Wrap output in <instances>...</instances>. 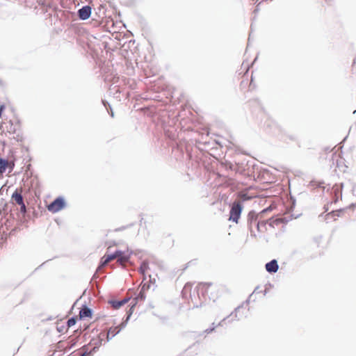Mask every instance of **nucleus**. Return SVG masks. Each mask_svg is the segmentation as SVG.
Here are the masks:
<instances>
[{
    "label": "nucleus",
    "mask_w": 356,
    "mask_h": 356,
    "mask_svg": "<svg viewBox=\"0 0 356 356\" xmlns=\"http://www.w3.org/2000/svg\"><path fill=\"white\" fill-rule=\"evenodd\" d=\"M195 291L199 300H201V297L205 298L207 296L213 301H216L220 297L219 290L211 282H200L196 286Z\"/></svg>",
    "instance_id": "f257e3e1"
},
{
    "label": "nucleus",
    "mask_w": 356,
    "mask_h": 356,
    "mask_svg": "<svg viewBox=\"0 0 356 356\" xmlns=\"http://www.w3.org/2000/svg\"><path fill=\"white\" fill-rule=\"evenodd\" d=\"M120 331V328L118 326L110 327L107 332H101L97 339H92L90 341V344L94 346L93 350L97 347L102 345V341L105 339L109 341L113 337H115Z\"/></svg>",
    "instance_id": "f03ea898"
},
{
    "label": "nucleus",
    "mask_w": 356,
    "mask_h": 356,
    "mask_svg": "<svg viewBox=\"0 0 356 356\" xmlns=\"http://www.w3.org/2000/svg\"><path fill=\"white\" fill-rule=\"evenodd\" d=\"M22 188H17L15 192L13 193L11 196V200L13 204H18L20 206V211L22 213H25L26 212V205L24 202V199L22 197Z\"/></svg>",
    "instance_id": "7ed1b4c3"
},
{
    "label": "nucleus",
    "mask_w": 356,
    "mask_h": 356,
    "mask_svg": "<svg viewBox=\"0 0 356 356\" xmlns=\"http://www.w3.org/2000/svg\"><path fill=\"white\" fill-rule=\"evenodd\" d=\"M242 209L243 207L239 201L234 202L229 211V220L238 223Z\"/></svg>",
    "instance_id": "20e7f679"
},
{
    "label": "nucleus",
    "mask_w": 356,
    "mask_h": 356,
    "mask_svg": "<svg viewBox=\"0 0 356 356\" xmlns=\"http://www.w3.org/2000/svg\"><path fill=\"white\" fill-rule=\"evenodd\" d=\"M65 207V202L63 197H58L47 206V209L51 213H56Z\"/></svg>",
    "instance_id": "39448f33"
},
{
    "label": "nucleus",
    "mask_w": 356,
    "mask_h": 356,
    "mask_svg": "<svg viewBox=\"0 0 356 356\" xmlns=\"http://www.w3.org/2000/svg\"><path fill=\"white\" fill-rule=\"evenodd\" d=\"M119 256V250L115 251L113 254H105L104 255L100 260V264L97 268L98 270H101L102 268L106 266L110 261L117 259Z\"/></svg>",
    "instance_id": "423d86ee"
},
{
    "label": "nucleus",
    "mask_w": 356,
    "mask_h": 356,
    "mask_svg": "<svg viewBox=\"0 0 356 356\" xmlns=\"http://www.w3.org/2000/svg\"><path fill=\"white\" fill-rule=\"evenodd\" d=\"M119 256V250L115 251L113 254H105L104 255L100 260V264L97 268L98 270H101L102 268L106 266L110 261L117 259Z\"/></svg>",
    "instance_id": "0eeeda50"
},
{
    "label": "nucleus",
    "mask_w": 356,
    "mask_h": 356,
    "mask_svg": "<svg viewBox=\"0 0 356 356\" xmlns=\"http://www.w3.org/2000/svg\"><path fill=\"white\" fill-rule=\"evenodd\" d=\"M130 259V253L128 251L122 252L119 250V256L118 257V262L122 266H125Z\"/></svg>",
    "instance_id": "6e6552de"
},
{
    "label": "nucleus",
    "mask_w": 356,
    "mask_h": 356,
    "mask_svg": "<svg viewBox=\"0 0 356 356\" xmlns=\"http://www.w3.org/2000/svg\"><path fill=\"white\" fill-rule=\"evenodd\" d=\"M92 310L86 306H84L79 312V319L92 318Z\"/></svg>",
    "instance_id": "1a4fd4ad"
},
{
    "label": "nucleus",
    "mask_w": 356,
    "mask_h": 356,
    "mask_svg": "<svg viewBox=\"0 0 356 356\" xmlns=\"http://www.w3.org/2000/svg\"><path fill=\"white\" fill-rule=\"evenodd\" d=\"M76 344L74 339L71 341H60L58 343L57 348L60 350L70 349Z\"/></svg>",
    "instance_id": "9d476101"
},
{
    "label": "nucleus",
    "mask_w": 356,
    "mask_h": 356,
    "mask_svg": "<svg viewBox=\"0 0 356 356\" xmlns=\"http://www.w3.org/2000/svg\"><path fill=\"white\" fill-rule=\"evenodd\" d=\"M91 14V8L89 6H83L79 10V16L81 19H87Z\"/></svg>",
    "instance_id": "9b49d317"
},
{
    "label": "nucleus",
    "mask_w": 356,
    "mask_h": 356,
    "mask_svg": "<svg viewBox=\"0 0 356 356\" xmlns=\"http://www.w3.org/2000/svg\"><path fill=\"white\" fill-rule=\"evenodd\" d=\"M130 300L129 298H125L122 299V300H110L108 303L112 306V307L115 309H119L124 305L127 304L129 300Z\"/></svg>",
    "instance_id": "f8f14e48"
},
{
    "label": "nucleus",
    "mask_w": 356,
    "mask_h": 356,
    "mask_svg": "<svg viewBox=\"0 0 356 356\" xmlns=\"http://www.w3.org/2000/svg\"><path fill=\"white\" fill-rule=\"evenodd\" d=\"M278 268L277 261L275 259H273L266 264V270L268 273H276Z\"/></svg>",
    "instance_id": "ddd939ff"
},
{
    "label": "nucleus",
    "mask_w": 356,
    "mask_h": 356,
    "mask_svg": "<svg viewBox=\"0 0 356 356\" xmlns=\"http://www.w3.org/2000/svg\"><path fill=\"white\" fill-rule=\"evenodd\" d=\"M8 161L0 158V175L3 174L8 168Z\"/></svg>",
    "instance_id": "4468645a"
},
{
    "label": "nucleus",
    "mask_w": 356,
    "mask_h": 356,
    "mask_svg": "<svg viewBox=\"0 0 356 356\" xmlns=\"http://www.w3.org/2000/svg\"><path fill=\"white\" fill-rule=\"evenodd\" d=\"M257 230L260 232H264L266 230V222L265 220L258 222Z\"/></svg>",
    "instance_id": "2eb2a0df"
},
{
    "label": "nucleus",
    "mask_w": 356,
    "mask_h": 356,
    "mask_svg": "<svg viewBox=\"0 0 356 356\" xmlns=\"http://www.w3.org/2000/svg\"><path fill=\"white\" fill-rule=\"evenodd\" d=\"M79 320V317L76 316V317H72L71 318H70L67 322V327H72L73 325H74L76 323V321Z\"/></svg>",
    "instance_id": "dca6fc26"
},
{
    "label": "nucleus",
    "mask_w": 356,
    "mask_h": 356,
    "mask_svg": "<svg viewBox=\"0 0 356 356\" xmlns=\"http://www.w3.org/2000/svg\"><path fill=\"white\" fill-rule=\"evenodd\" d=\"M149 265L147 262L143 261L140 267V271L142 274H145V272L148 270Z\"/></svg>",
    "instance_id": "f3484780"
},
{
    "label": "nucleus",
    "mask_w": 356,
    "mask_h": 356,
    "mask_svg": "<svg viewBox=\"0 0 356 356\" xmlns=\"http://www.w3.org/2000/svg\"><path fill=\"white\" fill-rule=\"evenodd\" d=\"M8 168H9V172H12L15 167V163L13 161H8Z\"/></svg>",
    "instance_id": "a211bd4d"
},
{
    "label": "nucleus",
    "mask_w": 356,
    "mask_h": 356,
    "mask_svg": "<svg viewBox=\"0 0 356 356\" xmlns=\"http://www.w3.org/2000/svg\"><path fill=\"white\" fill-rule=\"evenodd\" d=\"M78 354L79 355V356H90V352L88 353L87 350L83 351V350L80 351Z\"/></svg>",
    "instance_id": "6ab92c4d"
},
{
    "label": "nucleus",
    "mask_w": 356,
    "mask_h": 356,
    "mask_svg": "<svg viewBox=\"0 0 356 356\" xmlns=\"http://www.w3.org/2000/svg\"><path fill=\"white\" fill-rule=\"evenodd\" d=\"M5 105L2 104L0 106V118L1 117L2 112L5 110Z\"/></svg>",
    "instance_id": "aec40b11"
},
{
    "label": "nucleus",
    "mask_w": 356,
    "mask_h": 356,
    "mask_svg": "<svg viewBox=\"0 0 356 356\" xmlns=\"http://www.w3.org/2000/svg\"><path fill=\"white\" fill-rule=\"evenodd\" d=\"M248 84V78L245 79V81L244 80H243L241 83V87H243L244 84Z\"/></svg>",
    "instance_id": "412c9836"
},
{
    "label": "nucleus",
    "mask_w": 356,
    "mask_h": 356,
    "mask_svg": "<svg viewBox=\"0 0 356 356\" xmlns=\"http://www.w3.org/2000/svg\"><path fill=\"white\" fill-rule=\"evenodd\" d=\"M191 301L195 303V304H197V298L195 296H191Z\"/></svg>",
    "instance_id": "4be33fe9"
},
{
    "label": "nucleus",
    "mask_w": 356,
    "mask_h": 356,
    "mask_svg": "<svg viewBox=\"0 0 356 356\" xmlns=\"http://www.w3.org/2000/svg\"><path fill=\"white\" fill-rule=\"evenodd\" d=\"M188 290H191V286L186 285L184 288V292L186 293Z\"/></svg>",
    "instance_id": "5701e85b"
},
{
    "label": "nucleus",
    "mask_w": 356,
    "mask_h": 356,
    "mask_svg": "<svg viewBox=\"0 0 356 356\" xmlns=\"http://www.w3.org/2000/svg\"><path fill=\"white\" fill-rule=\"evenodd\" d=\"M146 289V287H145V285H143L141 288V291H140V294L142 293V292H143Z\"/></svg>",
    "instance_id": "b1692460"
},
{
    "label": "nucleus",
    "mask_w": 356,
    "mask_h": 356,
    "mask_svg": "<svg viewBox=\"0 0 356 356\" xmlns=\"http://www.w3.org/2000/svg\"><path fill=\"white\" fill-rule=\"evenodd\" d=\"M252 84V79H251V81H250V82L249 83V88L251 87Z\"/></svg>",
    "instance_id": "393cba45"
}]
</instances>
